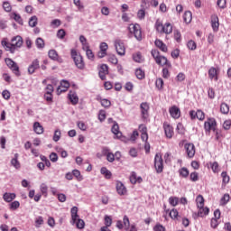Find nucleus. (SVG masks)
<instances>
[{"instance_id":"6e6d98bb","label":"nucleus","mask_w":231,"mask_h":231,"mask_svg":"<svg viewBox=\"0 0 231 231\" xmlns=\"http://www.w3.org/2000/svg\"><path fill=\"white\" fill-rule=\"evenodd\" d=\"M50 160H51V162H52L53 163H55V162H59V155H57L56 152H51V153L50 154Z\"/></svg>"},{"instance_id":"2eb2a0df","label":"nucleus","mask_w":231,"mask_h":231,"mask_svg":"<svg viewBox=\"0 0 231 231\" xmlns=\"http://www.w3.org/2000/svg\"><path fill=\"white\" fill-rule=\"evenodd\" d=\"M129 180L133 185H136V183H142L143 181V179L138 176L134 171L131 172Z\"/></svg>"},{"instance_id":"e433bc0d","label":"nucleus","mask_w":231,"mask_h":231,"mask_svg":"<svg viewBox=\"0 0 231 231\" xmlns=\"http://www.w3.org/2000/svg\"><path fill=\"white\" fill-rule=\"evenodd\" d=\"M135 77H137V79H139V80H142V79H144V77H145V71H143V69H135Z\"/></svg>"},{"instance_id":"9b49d317","label":"nucleus","mask_w":231,"mask_h":231,"mask_svg":"<svg viewBox=\"0 0 231 231\" xmlns=\"http://www.w3.org/2000/svg\"><path fill=\"white\" fill-rule=\"evenodd\" d=\"M216 125L217 124L216 123V119L214 118H208L205 123H204V129L206 131H212L216 129Z\"/></svg>"},{"instance_id":"39448f33","label":"nucleus","mask_w":231,"mask_h":231,"mask_svg":"<svg viewBox=\"0 0 231 231\" xmlns=\"http://www.w3.org/2000/svg\"><path fill=\"white\" fill-rule=\"evenodd\" d=\"M71 58L73 59L77 68L79 69H84L85 64H84V59L80 54L77 52L76 50H71Z\"/></svg>"},{"instance_id":"473e14b6","label":"nucleus","mask_w":231,"mask_h":231,"mask_svg":"<svg viewBox=\"0 0 231 231\" xmlns=\"http://www.w3.org/2000/svg\"><path fill=\"white\" fill-rule=\"evenodd\" d=\"M137 17L140 20L144 19L145 17V7L143 6V2L141 5V9L137 12Z\"/></svg>"},{"instance_id":"09e8293b","label":"nucleus","mask_w":231,"mask_h":231,"mask_svg":"<svg viewBox=\"0 0 231 231\" xmlns=\"http://www.w3.org/2000/svg\"><path fill=\"white\" fill-rule=\"evenodd\" d=\"M179 201L180 200L177 197H171L169 199V203H170V205H171V207H176V205H178Z\"/></svg>"},{"instance_id":"bb28decb","label":"nucleus","mask_w":231,"mask_h":231,"mask_svg":"<svg viewBox=\"0 0 231 231\" xmlns=\"http://www.w3.org/2000/svg\"><path fill=\"white\" fill-rule=\"evenodd\" d=\"M208 75H209V79H211V80H216L217 81V69H216V68L212 67L209 69L208 70Z\"/></svg>"},{"instance_id":"3c124183","label":"nucleus","mask_w":231,"mask_h":231,"mask_svg":"<svg viewBox=\"0 0 231 231\" xmlns=\"http://www.w3.org/2000/svg\"><path fill=\"white\" fill-rule=\"evenodd\" d=\"M213 172H219V164L217 162H210Z\"/></svg>"},{"instance_id":"6e6552de","label":"nucleus","mask_w":231,"mask_h":231,"mask_svg":"<svg viewBox=\"0 0 231 231\" xmlns=\"http://www.w3.org/2000/svg\"><path fill=\"white\" fill-rule=\"evenodd\" d=\"M5 63L16 77H21L19 66L17 65V63H15V61L12 60V59L10 58H7L5 59Z\"/></svg>"},{"instance_id":"412c9836","label":"nucleus","mask_w":231,"mask_h":231,"mask_svg":"<svg viewBox=\"0 0 231 231\" xmlns=\"http://www.w3.org/2000/svg\"><path fill=\"white\" fill-rule=\"evenodd\" d=\"M32 129L36 134H42L44 133V127L39 122H34Z\"/></svg>"},{"instance_id":"a19ab883","label":"nucleus","mask_w":231,"mask_h":231,"mask_svg":"<svg viewBox=\"0 0 231 231\" xmlns=\"http://www.w3.org/2000/svg\"><path fill=\"white\" fill-rule=\"evenodd\" d=\"M179 174L181 178H188L189 177V169L181 168L179 170Z\"/></svg>"},{"instance_id":"c9c22d12","label":"nucleus","mask_w":231,"mask_h":231,"mask_svg":"<svg viewBox=\"0 0 231 231\" xmlns=\"http://www.w3.org/2000/svg\"><path fill=\"white\" fill-rule=\"evenodd\" d=\"M72 174L78 181H82V180H84V177L82 176V174L80 173V171L79 170H73Z\"/></svg>"},{"instance_id":"f704fd0d","label":"nucleus","mask_w":231,"mask_h":231,"mask_svg":"<svg viewBox=\"0 0 231 231\" xmlns=\"http://www.w3.org/2000/svg\"><path fill=\"white\" fill-rule=\"evenodd\" d=\"M40 190H41L42 196H44L45 198L48 197V185L46 183H42L40 185Z\"/></svg>"},{"instance_id":"0e129e2a","label":"nucleus","mask_w":231,"mask_h":231,"mask_svg":"<svg viewBox=\"0 0 231 231\" xmlns=\"http://www.w3.org/2000/svg\"><path fill=\"white\" fill-rule=\"evenodd\" d=\"M101 106L103 107H110L111 106V101H109V99H102L101 100Z\"/></svg>"},{"instance_id":"4c0bfd02","label":"nucleus","mask_w":231,"mask_h":231,"mask_svg":"<svg viewBox=\"0 0 231 231\" xmlns=\"http://www.w3.org/2000/svg\"><path fill=\"white\" fill-rule=\"evenodd\" d=\"M133 59L134 60V62H143V56H142V53L140 52H136L133 55Z\"/></svg>"},{"instance_id":"7c9ffc66","label":"nucleus","mask_w":231,"mask_h":231,"mask_svg":"<svg viewBox=\"0 0 231 231\" xmlns=\"http://www.w3.org/2000/svg\"><path fill=\"white\" fill-rule=\"evenodd\" d=\"M184 23L189 24L192 21V13L190 11H186L183 14Z\"/></svg>"},{"instance_id":"4d7b16f0","label":"nucleus","mask_w":231,"mask_h":231,"mask_svg":"<svg viewBox=\"0 0 231 231\" xmlns=\"http://www.w3.org/2000/svg\"><path fill=\"white\" fill-rule=\"evenodd\" d=\"M57 37L58 39H64V37H66V31H64V29H60L57 32Z\"/></svg>"},{"instance_id":"c85d7f7f","label":"nucleus","mask_w":231,"mask_h":231,"mask_svg":"<svg viewBox=\"0 0 231 231\" xmlns=\"http://www.w3.org/2000/svg\"><path fill=\"white\" fill-rule=\"evenodd\" d=\"M100 172L106 178V180H111V176H113L111 171L106 167L101 168Z\"/></svg>"},{"instance_id":"cd10ccee","label":"nucleus","mask_w":231,"mask_h":231,"mask_svg":"<svg viewBox=\"0 0 231 231\" xmlns=\"http://www.w3.org/2000/svg\"><path fill=\"white\" fill-rule=\"evenodd\" d=\"M199 208V212H198L199 217H205V216H208V212H209L208 208H205L204 206L202 208Z\"/></svg>"},{"instance_id":"423d86ee","label":"nucleus","mask_w":231,"mask_h":231,"mask_svg":"<svg viewBox=\"0 0 231 231\" xmlns=\"http://www.w3.org/2000/svg\"><path fill=\"white\" fill-rule=\"evenodd\" d=\"M114 46L119 57H125V44L124 43V41L116 39L114 41Z\"/></svg>"},{"instance_id":"2f4dec72","label":"nucleus","mask_w":231,"mask_h":231,"mask_svg":"<svg viewBox=\"0 0 231 231\" xmlns=\"http://www.w3.org/2000/svg\"><path fill=\"white\" fill-rule=\"evenodd\" d=\"M196 203H197L198 208H201L202 207H205V199L203 198V196L199 195L196 199Z\"/></svg>"},{"instance_id":"1a4fd4ad","label":"nucleus","mask_w":231,"mask_h":231,"mask_svg":"<svg viewBox=\"0 0 231 231\" xmlns=\"http://www.w3.org/2000/svg\"><path fill=\"white\" fill-rule=\"evenodd\" d=\"M154 167L158 174L163 172V159L162 158V155L158 153L155 155Z\"/></svg>"},{"instance_id":"aec40b11","label":"nucleus","mask_w":231,"mask_h":231,"mask_svg":"<svg viewBox=\"0 0 231 231\" xmlns=\"http://www.w3.org/2000/svg\"><path fill=\"white\" fill-rule=\"evenodd\" d=\"M16 195L15 193H10V192H5L3 195V199L5 201V203H12L14 199H15Z\"/></svg>"},{"instance_id":"de8ad7c7","label":"nucleus","mask_w":231,"mask_h":231,"mask_svg":"<svg viewBox=\"0 0 231 231\" xmlns=\"http://www.w3.org/2000/svg\"><path fill=\"white\" fill-rule=\"evenodd\" d=\"M60 24H62V22L60 19H54L51 22V28H59Z\"/></svg>"},{"instance_id":"4468645a","label":"nucleus","mask_w":231,"mask_h":231,"mask_svg":"<svg viewBox=\"0 0 231 231\" xmlns=\"http://www.w3.org/2000/svg\"><path fill=\"white\" fill-rule=\"evenodd\" d=\"M39 68H41L39 64V60H32V64H30L28 67L29 75H33V73H35V70L39 69Z\"/></svg>"},{"instance_id":"f3484780","label":"nucleus","mask_w":231,"mask_h":231,"mask_svg":"<svg viewBox=\"0 0 231 231\" xmlns=\"http://www.w3.org/2000/svg\"><path fill=\"white\" fill-rule=\"evenodd\" d=\"M102 154H104V156H106V160L110 163H113V162H115V154H113V152H111L108 150V148H106V147L103 148Z\"/></svg>"},{"instance_id":"774afa93","label":"nucleus","mask_w":231,"mask_h":231,"mask_svg":"<svg viewBox=\"0 0 231 231\" xmlns=\"http://www.w3.org/2000/svg\"><path fill=\"white\" fill-rule=\"evenodd\" d=\"M154 231H165V227L160 224H157L154 227H153Z\"/></svg>"},{"instance_id":"5701e85b","label":"nucleus","mask_w":231,"mask_h":231,"mask_svg":"<svg viewBox=\"0 0 231 231\" xmlns=\"http://www.w3.org/2000/svg\"><path fill=\"white\" fill-rule=\"evenodd\" d=\"M170 115L172 116V118H179L181 115V112L177 106H172L170 108Z\"/></svg>"},{"instance_id":"c03bdc74","label":"nucleus","mask_w":231,"mask_h":231,"mask_svg":"<svg viewBox=\"0 0 231 231\" xmlns=\"http://www.w3.org/2000/svg\"><path fill=\"white\" fill-rule=\"evenodd\" d=\"M111 225H113V218H111V217L106 215L105 216V226H106V228H109V226H111Z\"/></svg>"},{"instance_id":"13d9d810","label":"nucleus","mask_w":231,"mask_h":231,"mask_svg":"<svg viewBox=\"0 0 231 231\" xmlns=\"http://www.w3.org/2000/svg\"><path fill=\"white\" fill-rule=\"evenodd\" d=\"M2 97L5 98V100H10V97H12V95L10 94L9 90L5 89L2 92Z\"/></svg>"},{"instance_id":"f8f14e48","label":"nucleus","mask_w":231,"mask_h":231,"mask_svg":"<svg viewBox=\"0 0 231 231\" xmlns=\"http://www.w3.org/2000/svg\"><path fill=\"white\" fill-rule=\"evenodd\" d=\"M116 189L119 196H125L127 194V188H125V185L122 181H116Z\"/></svg>"},{"instance_id":"e2e57ef3","label":"nucleus","mask_w":231,"mask_h":231,"mask_svg":"<svg viewBox=\"0 0 231 231\" xmlns=\"http://www.w3.org/2000/svg\"><path fill=\"white\" fill-rule=\"evenodd\" d=\"M98 120L100 122H104V120H106V112L105 110H100L99 114H98Z\"/></svg>"},{"instance_id":"37998d69","label":"nucleus","mask_w":231,"mask_h":231,"mask_svg":"<svg viewBox=\"0 0 231 231\" xmlns=\"http://www.w3.org/2000/svg\"><path fill=\"white\" fill-rule=\"evenodd\" d=\"M37 16H32L30 19H29V26H31V28H35V26H37Z\"/></svg>"},{"instance_id":"c756f323","label":"nucleus","mask_w":231,"mask_h":231,"mask_svg":"<svg viewBox=\"0 0 231 231\" xmlns=\"http://www.w3.org/2000/svg\"><path fill=\"white\" fill-rule=\"evenodd\" d=\"M220 112L222 115H228L230 113V106L226 103H222L220 105Z\"/></svg>"},{"instance_id":"f257e3e1","label":"nucleus","mask_w":231,"mask_h":231,"mask_svg":"<svg viewBox=\"0 0 231 231\" xmlns=\"http://www.w3.org/2000/svg\"><path fill=\"white\" fill-rule=\"evenodd\" d=\"M152 56L153 57L156 64L162 67L165 66V68L162 69V78L169 79V77H171V72L169 71V69L172 68V64H171V61H169V60H167L165 56L160 55V51L156 50L152 51Z\"/></svg>"},{"instance_id":"7ed1b4c3","label":"nucleus","mask_w":231,"mask_h":231,"mask_svg":"<svg viewBox=\"0 0 231 231\" xmlns=\"http://www.w3.org/2000/svg\"><path fill=\"white\" fill-rule=\"evenodd\" d=\"M71 214V219H70V225H75L79 230H83V228L86 226V222L80 217L79 216V208L73 207L70 209Z\"/></svg>"},{"instance_id":"9d476101","label":"nucleus","mask_w":231,"mask_h":231,"mask_svg":"<svg viewBox=\"0 0 231 231\" xmlns=\"http://www.w3.org/2000/svg\"><path fill=\"white\" fill-rule=\"evenodd\" d=\"M184 149L189 158H194V156L196 155V146H194V143H186L184 145Z\"/></svg>"},{"instance_id":"603ef678","label":"nucleus","mask_w":231,"mask_h":231,"mask_svg":"<svg viewBox=\"0 0 231 231\" xmlns=\"http://www.w3.org/2000/svg\"><path fill=\"white\" fill-rule=\"evenodd\" d=\"M19 207H21V203H19V201H17V200H14V202H12L10 204L11 210H17V208H19Z\"/></svg>"},{"instance_id":"69168bd1","label":"nucleus","mask_w":231,"mask_h":231,"mask_svg":"<svg viewBox=\"0 0 231 231\" xmlns=\"http://www.w3.org/2000/svg\"><path fill=\"white\" fill-rule=\"evenodd\" d=\"M197 118L198 120H205V113L201 110L197 111Z\"/></svg>"},{"instance_id":"58836bf2","label":"nucleus","mask_w":231,"mask_h":231,"mask_svg":"<svg viewBox=\"0 0 231 231\" xmlns=\"http://www.w3.org/2000/svg\"><path fill=\"white\" fill-rule=\"evenodd\" d=\"M84 51H86V55L88 57V59H89V60H93V59H95V54L93 53V51H91V49H89V46L87 47V49H83Z\"/></svg>"},{"instance_id":"338daca9","label":"nucleus","mask_w":231,"mask_h":231,"mask_svg":"<svg viewBox=\"0 0 231 231\" xmlns=\"http://www.w3.org/2000/svg\"><path fill=\"white\" fill-rule=\"evenodd\" d=\"M230 127H231V120L225 121L224 124H223V128L226 131H228V129H230Z\"/></svg>"},{"instance_id":"ea45409f","label":"nucleus","mask_w":231,"mask_h":231,"mask_svg":"<svg viewBox=\"0 0 231 231\" xmlns=\"http://www.w3.org/2000/svg\"><path fill=\"white\" fill-rule=\"evenodd\" d=\"M11 17L18 23V24H23V18H21V15L17 13H13L11 14Z\"/></svg>"},{"instance_id":"393cba45","label":"nucleus","mask_w":231,"mask_h":231,"mask_svg":"<svg viewBox=\"0 0 231 231\" xmlns=\"http://www.w3.org/2000/svg\"><path fill=\"white\" fill-rule=\"evenodd\" d=\"M11 164L14 169H21V162H19V153L14 154V158L11 160Z\"/></svg>"},{"instance_id":"4be33fe9","label":"nucleus","mask_w":231,"mask_h":231,"mask_svg":"<svg viewBox=\"0 0 231 231\" xmlns=\"http://www.w3.org/2000/svg\"><path fill=\"white\" fill-rule=\"evenodd\" d=\"M155 46L164 53H167V51H169V49L167 48V45L163 43L162 40H155Z\"/></svg>"},{"instance_id":"a18cd8bd","label":"nucleus","mask_w":231,"mask_h":231,"mask_svg":"<svg viewBox=\"0 0 231 231\" xmlns=\"http://www.w3.org/2000/svg\"><path fill=\"white\" fill-rule=\"evenodd\" d=\"M61 132L60 130L57 129L54 131V134L52 137L53 142H59V140H60V136H61Z\"/></svg>"},{"instance_id":"ddd939ff","label":"nucleus","mask_w":231,"mask_h":231,"mask_svg":"<svg viewBox=\"0 0 231 231\" xmlns=\"http://www.w3.org/2000/svg\"><path fill=\"white\" fill-rule=\"evenodd\" d=\"M69 88V81L68 80H61L60 85L57 88L58 95H60V93H64L68 91Z\"/></svg>"},{"instance_id":"0eeeda50","label":"nucleus","mask_w":231,"mask_h":231,"mask_svg":"<svg viewBox=\"0 0 231 231\" xmlns=\"http://www.w3.org/2000/svg\"><path fill=\"white\" fill-rule=\"evenodd\" d=\"M128 32H130V33H133L137 41H142V30L140 29V24H129Z\"/></svg>"},{"instance_id":"bf43d9fd","label":"nucleus","mask_w":231,"mask_h":231,"mask_svg":"<svg viewBox=\"0 0 231 231\" xmlns=\"http://www.w3.org/2000/svg\"><path fill=\"white\" fill-rule=\"evenodd\" d=\"M99 72L101 73H109V67L106 64H103L100 66Z\"/></svg>"},{"instance_id":"f03ea898","label":"nucleus","mask_w":231,"mask_h":231,"mask_svg":"<svg viewBox=\"0 0 231 231\" xmlns=\"http://www.w3.org/2000/svg\"><path fill=\"white\" fill-rule=\"evenodd\" d=\"M2 46L7 50V51H11V53H14L15 51V48H21L23 46V37L21 36H14L11 40V43L6 41V39H4L2 41Z\"/></svg>"},{"instance_id":"b1692460","label":"nucleus","mask_w":231,"mask_h":231,"mask_svg":"<svg viewBox=\"0 0 231 231\" xmlns=\"http://www.w3.org/2000/svg\"><path fill=\"white\" fill-rule=\"evenodd\" d=\"M49 57L51 59V60H57L58 62H62V60L59 58V53H57V51L55 50L49 51Z\"/></svg>"},{"instance_id":"dca6fc26","label":"nucleus","mask_w":231,"mask_h":231,"mask_svg":"<svg viewBox=\"0 0 231 231\" xmlns=\"http://www.w3.org/2000/svg\"><path fill=\"white\" fill-rule=\"evenodd\" d=\"M211 26L214 32H217L219 30V17H217V14H213L211 16Z\"/></svg>"},{"instance_id":"a211bd4d","label":"nucleus","mask_w":231,"mask_h":231,"mask_svg":"<svg viewBox=\"0 0 231 231\" xmlns=\"http://www.w3.org/2000/svg\"><path fill=\"white\" fill-rule=\"evenodd\" d=\"M68 98L69 100H70L73 106H76V104H79V96H77V92L69 91L68 95Z\"/></svg>"},{"instance_id":"8fccbe9b","label":"nucleus","mask_w":231,"mask_h":231,"mask_svg":"<svg viewBox=\"0 0 231 231\" xmlns=\"http://www.w3.org/2000/svg\"><path fill=\"white\" fill-rule=\"evenodd\" d=\"M36 46L39 50L44 48V40L42 38L36 39Z\"/></svg>"},{"instance_id":"20e7f679","label":"nucleus","mask_w":231,"mask_h":231,"mask_svg":"<svg viewBox=\"0 0 231 231\" xmlns=\"http://www.w3.org/2000/svg\"><path fill=\"white\" fill-rule=\"evenodd\" d=\"M155 28L159 33H166V35L172 33V24L171 23L163 24L162 22H156Z\"/></svg>"},{"instance_id":"680f3d73","label":"nucleus","mask_w":231,"mask_h":231,"mask_svg":"<svg viewBox=\"0 0 231 231\" xmlns=\"http://www.w3.org/2000/svg\"><path fill=\"white\" fill-rule=\"evenodd\" d=\"M3 8L5 12H12V5L8 2H4Z\"/></svg>"},{"instance_id":"a878e982","label":"nucleus","mask_w":231,"mask_h":231,"mask_svg":"<svg viewBox=\"0 0 231 231\" xmlns=\"http://www.w3.org/2000/svg\"><path fill=\"white\" fill-rule=\"evenodd\" d=\"M111 131L113 134L116 136V138H120V136H122V134L120 133V127L118 126V124H116V122L114 123Z\"/></svg>"},{"instance_id":"052dcab7","label":"nucleus","mask_w":231,"mask_h":231,"mask_svg":"<svg viewBox=\"0 0 231 231\" xmlns=\"http://www.w3.org/2000/svg\"><path fill=\"white\" fill-rule=\"evenodd\" d=\"M188 48H189V50H191V51L196 50V48H197L196 42L190 40V41L188 42Z\"/></svg>"},{"instance_id":"72a5a7b5","label":"nucleus","mask_w":231,"mask_h":231,"mask_svg":"<svg viewBox=\"0 0 231 231\" xmlns=\"http://www.w3.org/2000/svg\"><path fill=\"white\" fill-rule=\"evenodd\" d=\"M79 42L82 44V50H88L89 43H88V39H86L84 35L79 36Z\"/></svg>"},{"instance_id":"6ab92c4d","label":"nucleus","mask_w":231,"mask_h":231,"mask_svg":"<svg viewBox=\"0 0 231 231\" xmlns=\"http://www.w3.org/2000/svg\"><path fill=\"white\" fill-rule=\"evenodd\" d=\"M163 127L166 136L168 138H172V136H174V129L172 128V126H171V125L169 124H164Z\"/></svg>"},{"instance_id":"79ce46f5","label":"nucleus","mask_w":231,"mask_h":231,"mask_svg":"<svg viewBox=\"0 0 231 231\" xmlns=\"http://www.w3.org/2000/svg\"><path fill=\"white\" fill-rule=\"evenodd\" d=\"M108 62H111V64H118V58H116V55L115 54H109L108 55Z\"/></svg>"},{"instance_id":"5fc2aeb1","label":"nucleus","mask_w":231,"mask_h":231,"mask_svg":"<svg viewBox=\"0 0 231 231\" xmlns=\"http://www.w3.org/2000/svg\"><path fill=\"white\" fill-rule=\"evenodd\" d=\"M155 86L158 88V89H162L163 88V79L162 78H159L155 81Z\"/></svg>"},{"instance_id":"49530a36","label":"nucleus","mask_w":231,"mask_h":231,"mask_svg":"<svg viewBox=\"0 0 231 231\" xmlns=\"http://www.w3.org/2000/svg\"><path fill=\"white\" fill-rule=\"evenodd\" d=\"M41 225H44V218H42V217H38L35 218L36 228H41Z\"/></svg>"},{"instance_id":"864d4df0","label":"nucleus","mask_w":231,"mask_h":231,"mask_svg":"<svg viewBox=\"0 0 231 231\" xmlns=\"http://www.w3.org/2000/svg\"><path fill=\"white\" fill-rule=\"evenodd\" d=\"M79 129H80V131H87L88 130V125L84 124V122L79 121L77 124Z\"/></svg>"}]
</instances>
